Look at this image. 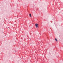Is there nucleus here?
Listing matches in <instances>:
<instances>
[{"label":"nucleus","instance_id":"1","mask_svg":"<svg viewBox=\"0 0 63 63\" xmlns=\"http://www.w3.org/2000/svg\"><path fill=\"white\" fill-rule=\"evenodd\" d=\"M35 25L36 28H38V24H35Z\"/></svg>","mask_w":63,"mask_h":63},{"label":"nucleus","instance_id":"2","mask_svg":"<svg viewBox=\"0 0 63 63\" xmlns=\"http://www.w3.org/2000/svg\"><path fill=\"white\" fill-rule=\"evenodd\" d=\"M29 16H30V17H31V14H29Z\"/></svg>","mask_w":63,"mask_h":63},{"label":"nucleus","instance_id":"3","mask_svg":"<svg viewBox=\"0 0 63 63\" xmlns=\"http://www.w3.org/2000/svg\"><path fill=\"white\" fill-rule=\"evenodd\" d=\"M55 41H56L57 42V39L56 38H55Z\"/></svg>","mask_w":63,"mask_h":63}]
</instances>
